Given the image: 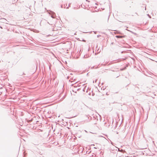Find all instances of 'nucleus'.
I'll use <instances>...</instances> for the list:
<instances>
[{
    "label": "nucleus",
    "instance_id": "obj_1",
    "mask_svg": "<svg viewBox=\"0 0 157 157\" xmlns=\"http://www.w3.org/2000/svg\"><path fill=\"white\" fill-rule=\"evenodd\" d=\"M125 37L124 36H116V37L117 38H123Z\"/></svg>",
    "mask_w": 157,
    "mask_h": 157
},
{
    "label": "nucleus",
    "instance_id": "obj_2",
    "mask_svg": "<svg viewBox=\"0 0 157 157\" xmlns=\"http://www.w3.org/2000/svg\"><path fill=\"white\" fill-rule=\"evenodd\" d=\"M82 41H84V42H86V41H85V40H82Z\"/></svg>",
    "mask_w": 157,
    "mask_h": 157
}]
</instances>
